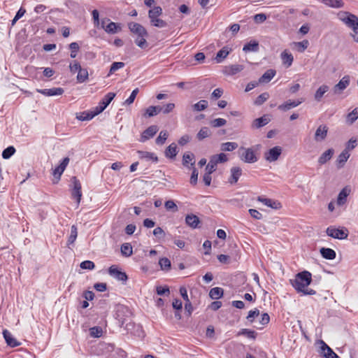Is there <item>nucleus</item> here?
Returning a JSON list of instances; mask_svg holds the SVG:
<instances>
[{
	"mask_svg": "<svg viewBox=\"0 0 358 358\" xmlns=\"http://www.w3.org/2000/svg\"><path fill=\"white\" fill-rule=\"evenodd\" d=\"M158 127L156 125H152L147 128L141 134V141L145 142V141L150 139L153 137L157 132Z\"/></svg>",
	"mask_w": 358,
	"mask_h": 358,
	"instance_id": "17",
	"label": "nucleus"
},
{
	"mask_svg": "<svg viewBox=\"0 0 358 358\" xmlns=\"http://www.w3.org/2000/svg\"><path fill=\"white\" fill-rule=\"evenodd\" d=\"M37 92L48 96L62 95L64 90L62 87H53L51 89L37 90Z\"/></svg>",
	"mask_w": 358,
	"mask_h": 358,
	"instance_id": "18",
	"label": "nucleus"
},
{
	"mask_svg": "<svg viewBox=\"0 0 358 358\" xmlns=\"http://www.w3.org/2000/svg\"><path fill=\"white\" fill-rule=\"evenodd\" d=\"M358 119V108H355L352 112L348 114L346 122L352 124Z\"/></svg>",
	"mask_w": 358,
	"mask_h": 358,
	"instance_id": "45",
	"label": "nucleus"
},
{
	"mask_svg": "<svg viewBox=\"0 0 358 358\" xmlns=\"http://www.w3.org/2000/svg\"><path fill=\"white\" fill-rule=\"evenodd\" d=\"M321 2L324 3L325 5L334 8H343L344 6V3L343 0H320Z\"/></svg>",
	"mask_w": 358,
	"mask_h": 358,
	"instance_id": "36",
	"label": "nucleus"
},
{
	"mask_svg": "<svg viewBox=\"0 0 358 358\" xmlns=\"http://www.w3.org/2000/svg\"><path fill=\"white\" fill-rule=\"evenodd\" d=\"M238 335H245L248 338H255L256 333L254 331L248 329H243L241 331H239Z\"/></svg>",
	"mask_w": 358,
	"mask_h": 358,
	"instance_id": "63",
	"label": "nucleus"
},
{
	"mask_svg": "<svg viewBox=\"0 0 358 358\" xmlns=\"http://www.w3.org/2000/svg\"><path fill=\"white\" fill-rule=\"evenodd\" d=\"M280 57L283 64H285L287 67L292 66L294 57L290 52L285 50L281 53Z\"/></svg>",
	"mask_w": 358,
	"mask_h": 358,
	"instance_id": "29",
	"label": "nucleus"
},
{
	"mask_svg": "<svg viewBox=\"0 0 358 358\" xmlns=\"http://www.w3.org/2000/svg\"><path fill=\"white\" fill-rule=\"evenodd\" d=\"M194 159V155L192 153L186 152L183 155L182 164L186 166H187V164L189 163H190L191 164L190 168H193V167H194V166L195 164V161Z\"/></svg>",
	"mask_w": 358,
	"mask_h": 358,
	"instance_id": "39",
	"label": "nucleus"
},
{
	"mask_svg": "<svg viewBox=\"0 0 358 358\" xmlns=\"http://www.w3.org/2000/svg\"><path fill=\"white\" fill-rule=\"evenodd\" d=\"M281 153L282 148L280 146H275L264 153V158L266 161L273 162L278 160Z\"/></svg>",
	"mask_w": 358,
	"mask_h": 358,
	"instance_id": "9",
	"label": "nucleus"
},
{
	"mask_svg": "<svg viewBox=\"0 0 358 358\" xmlns=\"http://www.w3.org/2000/svg\"><path fill=\"white\" fill-rule=\"evenodd\" d=\"M269 122L270 119L266 115H264L255 119L252 122V127L253 128L259 129L266 125Z\"/></svg>",
	"mask_w": 358,
	"mask_h": 358,
	"instance_id": "31",
	"label": "nucleus"
},
{
	"mask_svg": "<svg viewBox=\"0 0 358 358\" xmlns=\"http://www.w3.org/2000/svg\"><path fill=\"white\" fill-rule=\"evenodd\" d=\"M241 150H243V152L240 155V158L244 162L252 164L258 160L252 148H241Z\"/></svg>",
	"mask_w": 358,
	"mask_h": 358,
	"instance_id": "6",
	"label": "nucleus"
},
{
	"mask_svg": "<svg viewBox=\"0 0 358 358\" xmlns=\"http://www.w3.org/2000/svg\"><path fill=\"white\" fill-rule=\"evenodd\" d=\"M69 161L70 159L69 157L64 158L60 164L53 170L52 175L54 178L57 180L56 182H57V181L60 179L61 176L64 171L68 164L69 163ZM54 183H55V181Z\"/></svg>",
	"mask_w": 358,
	"mask_h": 358,
	"instance_id": "12",
	"label": "nucleus"
},
{
	"mask_svg": "<svg viewBox=\"0 0 358 358\" xmlns=\"http://www.w3.org/2000/svg\"><path fill=\"white\" fill-rule=\"evenodd\" d=\"M128 26L131 32L136 36H148L146 29L141 24L136 22H130Z\"/></svg>",
	"mask_w": 358,
	"mask_h": 358,
	"instance_id": "11",
	"label": "nucleus"
},
{
	"mask_svg": "<svg viewBox=\"0 0 358 358\" xmlns=\"http://www.w3.org/2000/svg\"><path fill=\"white\" fill-rule=\"evenodd\" d=\"M77 236H78L77 227L75 225H73L71 227V234L69 237L67 245H70L73 244L75 242V241L76 240Z\"/></svg>",
	"mask_w": 358,
	"mask_h": 358,
	"instance_id": "50",
	"label": "nucleus"
},
{
	"mask_svg": "<svg viewBox=\"0 0 358 358\" xmlns=\"http://www.w3.org/2000/svg\"><path fill=\"white\" fill-rule=\"evenodd\" d=\"M312 282V275L309 271H304L297 273L294 279L290 280V283L298 293L302 295H314L316 292L308 285Z\"/></svg>",
	"mask_w": 358,
	"mask_h": 358,
	"instance_id": "1",
	"label": "nucleus"
},
{
	"mask_svg": "<svg viewBox=\"0 0 358 358\" xmlns=\"http://www.w3.org/2000/svg\"><path fill=\"white\" fill-rule=\"evenodd\" d=\"M122 314H125L126 316L128 317L131 315V312L127 306H118V308L117 309V318H118L120 322H121V326H123L127 320H126V318H123L121 317Z\"/></svg>",
	"mask_w": 358,
	"mask_h": 358,
	"instance_id": "21",
	"label": "nucleus"
},
{
	"mask_svg": "<svg viewBox=\"0 0 358 358\" xmlns=\"http://www.w3.org/2000/svg\"><path fill=\"white\" fill-rule=\"evenodd\" d=\"M303 99H300L298 100H288L278 106V109L282 111H287L291 108H295L300 105L302 102H303Z\"/></svg>",
	"mask_w": 358,
	"mask_h": 358,
	"instance_id": "14",
	"label": "nucleus"
},
{
	"mask_svg": "<svg viewBox=\"0 0 358 358\" xmlns=\"http://www.w3.org/2000/svg\"><path fill=\"white\" fill-rule=\"evenodd\" d=\"M350 156V154L347 150H343V152L338 155L336 164L338 169H341L345 166V162L348 161Z\"/></svg>",
	"mask_w": 358,
	"mask_h": 358,
	"instance_id": "23",
	"label": "nucleus"
},
{
	"mask_svg": "<svg viewBox=\"0 0 358 358\" xmlns=\"http://www.w3.org/2000/svg\"><path fill=\"white\" fill-rule=\"evenodd\" d=\"M329 90V87L326 85H321L315 94V99L320 101L323 95Z\"/></svg>",
	"mask_w": 358,
	"mask_h": 358,
	"instance_id": "41",
	"label": "nucleus"
},
{
	"mask_svg": "<svg viewBox=\"0 0 358 358\" xmlns=\"http://www.w3.org/2000/svg\"><path fill=\"white\" fill-rule=\"evenodd\" d=\"M15 152V148L13 146H9L3 151L2 157L6 159H9Z\"/></svg>",
	"mask_w": 358,
	"mask_h": 358,
	"instance_id": "54",
	"label": "nucleus"
},
{
	"mask_svg": "<svg viewBox=\"0 0 358 358\" xmlns=\"http://www.w3.org/2000/svg\"><path fill=\"white\" fill-rule=\"evenodd\" d=\"M71 181L73 182L71 196L73 199H75L76 200L77 204L78 205L80 202L82 197L81 184L76 176H73L71 178Z\"/></svg>",
	"mask_w": 358,
	"mask_h": 358,
	"instance_id": "5",
	"label": "nucleus"
},
{
	"mask_svg": "<svg viewBox=\"0 0 358 358\" xmlns=\"http://www.w3.org/2000/svg\"><path fill=\"white\" fill-rule=\"evenodd\" d=\"M320 252L322 257L326 259L332 260L336 258V252L331 248H322Z\"/></svg>",
	"mask_w": 358,
	"mask_h": 358,
	"instance_id": "30",
	"label": "nucleus"
},
{
	"mask_svg": "<svg viewBox=\"0 0 358 358\" xmlns=\"http://www.w3.org/2000/svg\"><path fill=\"white\" fill-rule=\"evenodd\" d=\"M350 188L348 186H346L339 192L337 199V203L338 206H342L346 202L347 197L350 194Z\"/></svg>",
	"mask_w": 358,
	"mask_h": 358,
	"instance_id": "22",
	"label": "nucleus"
},
{
	"mask_svg": "<svg viewBox=\"0 0 358 358\" xmlns=\"http://www.w3.org/2000/svg\"><path fill=\"white\" fill-rule=\"evenodd\" d=\"M229 51L227 50L226 47L223 48L217 53L215 59L217 63H220L223 59L226 58L229 55Z\"/></svg>",
	"mask_w": 358,
	"mask_h": 358,
	"instance_id": "49",
	"label": "nucleus"
},
{
	"mask_svg": "<svg viewBox=\"0 0 358 358\" xmlns=\"http://www.w3.org/2000/svg\"><path fill=\"white\" fill-rule=\"evenodd\" d=\"M242 174V170L240 167L234 166L231 169V178L229 179V182L231 184H235L238 182V178Z\"/></svg>",
	"mask_w": 358,
	"mask_h": 358,
	"instance_id": "26",
	"label": "nucleus"
},
{
	"mask_svg": "<svg viewBox=\"0 0 358 358\" xmlns=\"http://www.w3.org/2000/svg\"><path fill=\"white\" fill-rule=\"evenodd\" d=\"M227 124L226 120L223 118H216L210 122V125L213 127H220Z\"/></svg>",
	"mask_w": 358,
	"mask_h": 358,
	"instance_id": "57",
	"label": "nucleus"
},
{
	"mask_svg": "<svg viewBox=\"0 0 358 358\" xmlns=\"http://www.w3.org/2000/svg\"><path fill=\"white\" fill-rule=\"evenodd\" d=\"M210 135V130L207 127H202L198 134H196V138L199 141H202L204 138L208 137Z\"/></svg>",
	"mask_w": 358,
	"mask_h": 358,
	"instance_id": "42",
	"label": "nucleus"
},
{
	"mask_svg": "<svg viewBox=\"0 0 358 358\" xmlns=\"http://www.w3.org/2000/svg\"><path fill=\"white\" fill-rule=\"evenodd\" d=\"M334 150L332 148H329L326 150L324 153L321 155V156L318 159V163L320 165H323L327 163L329 160H330L334 155Z\"/></svg>",
	"mask_w": 358,
	"mask_h": 358,
	"instance_id": "27",
	"label": "nucleus"
},
{
	"mask_svg": "<svg viewBox=\"0 0 358 358\" xmlns=\"http://www.w3.org/2000/svg\"><path fill=\"white\" fill-rule=\"evenodd\" d=\"M294 47L297 48V50L299 52H303L309 45V42L308 40H303L301 42H294L293 43Z\"/></svg>",
	"mask_w": 358,
	"mask_h": 358,
	"instance_id": "47",
	"label": "nucleus"
},
{
	"mask_svg": "<svg viewBox=\"0 0 358 358\" xmlns=\"http://www.w3.org/2000/svg\"><path fill=\"white\" fill-rule=\"evenodd\" d=\"M138 93V88H136L135 90H134L132 91L131 95L129 96V97L124 101V103L127 105L131 104L134 101Z\"/></svg>",
	"mask_w": 358,
	"mask_h": 358,
	"instance_id": "64",
	"label": "nucleus"
},
{
	"mask_svg": "<svg viewBox=\"0 0 358 358\" xmlns=\"http://www.w3.org/2000/svg\"><path fill=\"white\" fill-rule=\"evenodd\" d=\"M338 17L356 34H358V17L355 15L347 11H340L338 13Z\"/></svg>",
	"mask_w": 358,
	"mask_h": 358,
	"instance_id": "2",
	"label": "nucleus"
},
{
	"mask_svg": "<svg viewBox=\"0 0 358 358\" xmlns=\"http://www.w3.org/2000/svg\"><path fill=\"white\" fill-rule=\"evenodd\" d=\"M163 108L160 106H150L148 107L144 113V116L146 117H153L155 115H157L159 114L162 110Z\"/></svg>",
	"mask_w": 358,
	"mask_h": 358,
	"instance_id": "32",
	"label": "nucleus"
},
{
	"mask_svg": "<svg viewBox=\"0 0 358 358\" xmlns=\"http://www.w3.org/2000/svg\"><path fill=\"white\" fill-rule=\"evenodd\" d=\"M217 169V163L215 162V160L210 157V162L207 164L206 167V171L213 173L214 171H216Z\"/></svg>",
	"mask_w": 358,
	"mask_h": 358,
	"instance_id": "60",
	"label": "nucleus"
},
{
	"mask_svg": "<svg viewBox=\"0 0 358 358\" xmlns=\"http://www.w3.org/2000/svg\"><path fill=\"white\" fill-rule=\"evenodd\" d=\"M121 252L125 257H130L133 254L132 246L130 243H126L121 245Z\"/></svg>",
	"mask_w": 358,
	"mask_h": 358,
	"instance_id": "43",
	"label": "nucleus"
},
{
	"mask_svg": "<svg viewBox=\"0 0 358 358\" xmlns=\"http://www.w3.org/2000/svg\"><path fill=\"white\" fill-rule=\"evenodd\" d=\"M258 201L273 209H278L280 208V203L278 201H273L271 199H266L259 196Z\"/></svg>",
	"mask_w": 358,
	"mask_h": 358,
	"instance_id": "33",
	"label": "nucleus"
},
{
	"mask_svg": "<svg viewBox=\"0 0 358 358\" xmlns=\"http://www.w3.org/2000/svg\"><path fill=\"white\" fill-rule=\"evenodd\" d=\"M102 329L99 327H94L90 329V336L94 338H99L102 335Z\"/></svg>",
	"mask_w": 358,
	"mask_h": 358,
	"instance_id": "55",
	"label": "nucleus"
},
{
	"mask_svg": "<svg viewBox=\"0 0 358 358\" xmlns=\"http://www.w3.org/2000/svg\"><path fill=\"white\" fill-rule=\"evenodd\" d=\"M268 93H262L259 96L257 97V99L255 101V104L257 106L262 105L264 101H266L268 99Z\"/></svg>",
	"mask_w": 358,
	"mask_h": 358,
	"instance_id": "59",
	"label": "nucleus"
},
{
	"mask_svg": "<svg viewBox=\"0 0 358 358\" xmlns=\"http://www.w3.org/2000/svg\"><path fill=\"white\" fill-rule=\"evenodd\" d=\"M108 273L110 276L121 281L123 284H124L128 279L126 273L119 270L115 265H113L108 268Z\"/></svg>",
	"mask_w": 358,
	"mask_h": 358,
	"instance_id": "8",
	"label": "nucleus"
},
{
	"mask_svg": "<svg viewBox=\"0 0 358 358\" xmlns=\"http://www.w3.org/2000/svg\"><path fill=\"white\" fill-rule=\"evenodd\" d=\"M124 66H125V64L124 62H113L111 64V66H110V71H109V73H108V76H110V74H113V73H115L118 69H120L123 68Z\"/></svg>",
	"mask_w": 358,
	"mask_h": 358,
	"instance_id": "51",
	"label": "nucleus"
},
{
	"mask_svg": "<svg viewBox=\"0 0 358 358\" xmlns=\"http://www.w3.org/2000/svg\"><path fill=\"white\" fill-rule=\"evenodd\" d=\"M357 145H358V140L356 138H352L347 143L344 150H347V152H349L350 150H352L354 148H355L357 146Z\"/></svg>",
	"mask_w": 358,
	"mask_h": 358,
	"instance_id": "53",
	"label": "nucleus"
},
{
	"mask_svg": "<svg viewBox=\"0 0 358 358\" xmlns=\"http://www.w3.org/2000/svg\"><path fill=\"white\" fill-rule=\"evenodd\" d=\"M259 48V43L256 41H251L246 43L243 48V50L245 52H258Z\"/></svg>",
	"mask_w": 358,
	"mask_h": 358,
	"instance_id": "35",
	"label": "nucleus"
},
{
	"mask_svg": "<svg viewBox=\"0 0 358 358\" xmlns=\"http://www.w3.org/2000/svg\"><path fill=\"white\" fill-rule=\"evenodd\" d=\"M145 37L146 36H136L135 39V43L142 49L146 48L148 45Z\"/></svg>",
	"mask_w": 358,
	"mask_h": 358,
	"instance_id": "52",
	"label": "nucleus"
},
{
	"mask_svg": "<svg viewBox=\"0 0 358 358\" xmlns=\"http://www.w3.org/2000/svg\"><path fill=\"white\" fill-rule=\"evenodd\" d=\"M164 206L168 210H172L173 212L178 211V207L176 204L174 203V201L172 200H169L166 201Z\"/></svg>",
	"mask_w": 358,
	"mask_h": 358,
	"instance_id": "62",
	"label": "nucleus"
},
{
	"mask_svg": "<svg viewBox=\"0 0 358 358\" xmlns=\"http://www.w3.org/2000/svg\"><path fill=\"white\" fill-rule=\"evenodd\" d=\"M328 127L327 125L321 124L320 125L315 131L314 139L315 141H324L328 133Z\"/></svg>",
	"mask_w": 358,
	"mask_h": 358,
	"instance_id": "13",
	"label": "nucleus"
},
{
	"mask_svg": "<svg viewBox=\"0 0 358 358\" xmlns=\"http://www.w3.org/2000/svg\"><path fill=\"white\" fill-rule=\"evenodd\" d=\"M3 336L7 345L10 347L14 348L20 345V343L13 338L12 334L7 329L3 331Z\"/></svg>",
	"mask_w": 358,
	"mask_h": 358,
	"instance_id": "19",
	"label": "nucleus"
},
{
	"mask_svg": "<svg viewBox=\"0 0 358 358\" xmlns=\"http://www.w3.org/2000/svg\"><path fill=\"white\" fill-rule=\"evenodd\" d=\"M138 154L139 158L141 159H145L146 161H152L153 162H158V157L153 152L138 150Z\"/></svg>",
	"mask_w": 358,
	"mask_h": 358,
	"instance_id": "25",
	"label": "nucleus"
},
{
	"mask_svg": "<svg viewBox=\"0 0 358 358\" xmlns=\"http://www.w3.org/2000/svg\"><path fill=\"white\" fill-rule=\"evenodd\" d=\"M88 71L87 69H81L77 75V80L78 83H82L88 79Z\"/></svg>",
	"mask_w": 358,
	"mask_h": 358,
	"instance_id": "46",
	"label": "nucleus"
},
{
	"mask_svg": "<svg viewBox=\"0 0 358 358\" xmlns=\"http://www.w3.org/2000/svg\"><path fill=\"white\" fill-rule=\"evenodd\" d=\"M162 13V9L159 6H155L152 9L149 10V17L150 19L151 24L157 27H165L166 26V23L158 18V17Z\"/></svg>",
	"mask_w": 358,
	"mask_h": 358,
	"instance_id": "3",
	"label": "nucleus"
},
{
	"mask_svg": "<svg viewBox=\"0 0 358 358\" xmlns=\"http://www.w3.org/2000/svg\"><path fill=\"white\" fill-rule=\"evenodd\" d=\"M238 148V144L235 142H227L221 144V150L222 151H233Z\"/></svg>",
	"mask_w": 358,
	"mask_h": 358,
	"instance_id": "44",
	"label": "nucleus"
},
{
	"mask_svg": "<svg viewBox=\"0 0 358 358\" xmlns=\"http://www.w3.org/2000/svg\"><path fill=\"white\" fill-rule=\"evenodd\" d=\"M159 264L163 271H167L171 269V261L166 257L161 258L159 261Z\"/></svg>",
	"mask_w": 358,
	"mask_h": 358,
	"instance_id": "48",
	"label": "nucleus"
},
{
	"mask_svg": "<svg viewBox=\"0 0 358 358\" xmlns=\"http://www.w3.org/2000/svg\"><path fill=\"white\" fill-rule=\"evenodd\" d=\"M168 137V133L166 131H161L159 136L156 138L157 145H163Z\"/></svg>",
	"mask_w": 358,
	"mask_h": 358,
	"instance_id": "56",
	"label": "nucleus"
},
{
	"mask_svg": "<svg viewBox=\"0 0 358 358\" xmlns=\"http://www.w3.org/2000/svg\"><path fill=\"white\" fill-rule=\"evenodd\" d=\"M212 158L215 160V162L217 163V164L218 163L226 162L228 160L227 155L224 153H220L219 155H213Z\"/></svg>",
	"mask_w": 358,
	"mask_h": 358,
	"instance_id": "58",
	"label": "nucleus"
},
{
	"mask_svg": "<svg viewBox=\"0 0 358 358\" xmlns=\"http://www.w3.org/2000/svg\"><path fill=\"white\" fill-rule=\"evenodd\" d=\"M326 233L329 236L340 240L348 238L349 235L348 229L344 227L337 229L330 226L327 227Z\"/></svg>",
	"mask_w": 358,
	"mask_h": 358,
	"instance_id": "4",
	"label": "nucleus"
},
{
	"mask_svg": "<svg viewBox=\"0 0 358 358\" xmlns=\"http://www.w3.org/2000/svg\"><path fill=\"white\" fill-rule=\"evenodd\" d=\"M80 268L83 269H89L92 270L95 267V264L93 262L90 260H85L83 262H81L80 265Z\"/></svg>",
	"mask_w": 358,
	"mask_h": 358,
	"instance_id": "61",
	"label": "nucleus"
},
{
	"mask_svg": "<svg viewBox=\"0 0 358 358\" xmlns=\"http://www.w3.org/2000/svg\"><path fill=\"white\" fill-rule=\"evenodd\" d=\"M224 294V290L221 287H213L210 290L209 296L213 299H220Z\"/></svg>",
	"mask_w": 358,
	"mask_h": 358,
	"instance_id": "37",
	"label": "nucleus"
},
{
	"mask_svg": "<svg viewBox=\"0 0 358 358\" xmlns=\"http://www.w3.org/2000/svg\"><path fill=\"white\" fill-rule=\"evenodd\" d=\"M244 69V66L241 64H232L226 66L224 68L223 73L227 76H234Z\"/></svg>",
	"mask_w": 358,
	"mask_h": 358,
	"instance_id": "16",
	"label": "nucleus"
},
{
	"mask_svg": "<svg viewBox=\"0 0 358 358\" xmlns=\"http://www.w3.org/2000/svg\"><path fill=\"white\" fill-rule=\"evenodd\" d=\"M350 84V77L348 76H344L339 82L337 83L334 87V91L335 93H340L343 90H344Z\"/></svg>",
	"mask_w": 358,
	"mask_h": 358,
	"instance_id": "20",
	"label": "nucleus"
},
{
	"mask_svg": "<svg viewBox=\"0 0 358 358\" xmlns=\"http://www.w3.org/2000/svg\"><path fill=\"white\" fill-rule=\"evenodd\" d=\"M115 96V94L113 92H108L106 94L99 102V106L95 108V110L97 111V113L99 114L103 111L113 101Z\"/></svg>",
	"mask_w": 358,
	"mask_h": 358,
	"instance_id": "10",
	"label": "nucleus"
},
{
	"mask_svg": "<svg viewBox=\"0 0 358 358\" xmlns=\"http://www.w3.org/2000/svg\"><path fill=\"white\" fill-rule=\"evenodd\" d=\"M99 113L95 110L94 111H83L77 115L76 118L81 121H86L92 120L94 116L97 115Z\"/></svg>",
	"mask_w": 358,
	"mask_h": 358,
	"instance_id": "28",
	"label": "nucleus"
},
{
	"mask_svg": "<svg viewBox=\"0 0 358 358\" xmlns=\"http://www.w3.org/2000/svg\"><path fill=\"white\" fill-rule=\"evenodd\" d=\"M177 155V146L173 143L169 145L165 150V156L168 158L173 159Z\"/></svg>",
	"mask_w": 358,
	"mask_h": 358,
	"instance_id": "38",
	"label": "nucleus"
},
{
	"mask_svg": "<svg viewBox=\"0 0 358 358\" xmlns=\"http://www.w3.org/2000/svg\"><path fill=\"white\" fill-rule=\"evenodd\" d=\"M208 103L206 100H201L196 103L192 105V110L195 112H199L204 110L208 108Z\"/></svg>",
	"mask_w": 358,
	"mask_h": 358,
	"instance_id": "40",
	"label": "nucleus"
},
{
	"mask_svg": "<svg viewBox=\"0 0 358 358\" xmlns=\"http://www.w3.org/2000/svg\"><path fill=\"white\" fill-rule=\"evenodd\" d=\"M101 28L103 29L106 33L110 34H116L121 29L117 23L110 22V20L107 18L102 20Z\"/></svg>",
	"mask_w": 358,
	"mask_h": 358,
	"instance_id": "7",
	"label": "nucleus"
},
{
	"mask_svg": "<svg viewBox=\"0 0 358 358\" xmlns=\"http://www.w3.org/2000/svg\"><path fill=\"white\" fill-rule=\"evenodd\" d=\"M185 222L191 228L196 229L199 227L200 220L196 215L189 214L185 217Z\"/></svg>",
	"mask_w": 358,
	"mask_h": 358,
	"instance_id": "24",
	"label": "nucleus"
},
{
	"mask_svg": "<svg viewBox=\"0 0 358 358\" xmlns=\"http://www.w3.org/2000/svg\"><path fill=\"white\" fill-rule=\"evenodd\" d=\"M276 71L273 69L267 70L259 79L261 83H268L275 75Z\"/></svg>",
	"mask_w": 358,
	"mask_h": 358,
	"instance_id": "34",
	"label": "nucleus"
},
{
	"mask_svg": "<svg viewBox=\"0 0 358 358\" xmlns=\"http://www.w3.org/2000/svg\"><path fill=\"white\" fill-rule=\"evenodd\" d=\"M320 352L325 358H340L323 341H320Z\"/></svg>",
	"mask_w": 358,
	"mask_h": 358,
	"instance_id": "15",
	"label": "nucleus"
}]
</instances>
